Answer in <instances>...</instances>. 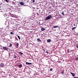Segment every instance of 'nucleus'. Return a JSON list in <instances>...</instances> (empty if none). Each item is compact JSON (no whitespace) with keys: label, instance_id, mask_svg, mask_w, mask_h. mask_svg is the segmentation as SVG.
Masks as SVG:
<instances>
[{"label":"nucleus","instance_id":"4468645a","mask_svg":"<svg viewBox=\"0 0 78 78\" xmlns=\"http://www.w3.org/2000/svg\"><path fill=\"white\" fill-rule=\"evenodd\" d=\"M75 28H76V27H73L72 28V30H74V29H75Z\"/></svg>","mask_w":78,"mask_h":78},{"label":"nucleus","instance_id":"a878e982","mask_svg":"<svg viewBox=\"0 0 78 78\" xmlns=\"http://www.w3.org/2000/svg\"><path fill=\"white\" fill-rule=\"evenodd\" d=\"M67 51H68V52H69V50H68Z\"/></svg>","mask_w":78,"mask_h":78},{"label":"nucleus","instance_id":"1a4fd4ad","mask_svg":"<svg viewBox=\"0 0 78 78\" xmlns=\"http://www.w3.org/2000/svg\"><path fill=\"white\" fill-rule=\"evenodd\" d=\"M37 41H38V42H41V40L39 38L37 39Z\"/></svg>","mask_w":78,"mask_h":78},{"label":"nucleus","instance_id":"473e14b6","mask_svg":"<svg viewBox=\"0 0 78 78\" xmlns=\"http://www.w3.org/2000/svg\"><path fill=\"white\" fill-rule=\"evenodd\" d=\"M77 34L78 35V34Z\"/></svg>","mask_w":78,"mask_h":78},{"label":"nucleus","instance_id":"b1692460","mask_svg":"<svg viewBox=\"0 0 78 78\" xmlns=\"http://www.w3.org/2000/svg\"><path fill=\"white\" fill-rule=\"evenodd\" d=\"M61 73H62V74L64 73V72L62 71V72H61Z\"/></svg>","mask_w":78,"mask_h":78},{"label":"nucleus","instance_id":"aec40b11","mask_svg":"<svg viewBox=\"0 0 78 78\" xmlns=\"http://www.w3.org/2000/svg\"><path fill=\"white\" fill-rule=\"evenodd\" d=\"M52 70H53V69L51 68V69H50V71H51Z\"/></svg>","mask_w":78,"mask_h":78},{"label":"nucleus","instance_id":"20e7f679","mask_svg":"<svg viewBox=\"0 0 78 78\" xmlns=\"http://www.w3.org/2000/svg\"><path fill=\"white\" fill-rule=\"evenodd\" d=\"M0 66H1V67H4V64L2 63L1 64Z\"/></svg>","mask_w":78,"mask_h":78},{"label":"nucleus","instance_id":"39448f33","mask_svg":"<svg viewBox=\"0 0 78 78\" xmlns=\"http://www.w3.org/2000/svg\"><path fill=\"white\" fill-rule=\"evenodd\" d=\"M20 5H24L23 2H20Z\"/></svg>","mask_w":78,"mask_h":78},{"label":"nucleus","instance_id":"7ed1b4c3","mask_svg":"<svg viewBox=\"0 0 78 78\" xmlns=\"http://www.w3.org/2000/svg\"><path fill=\"white\" fill-rule=\"evenodd\" d=\"M70 74L72 75V76H73L74 77V76H75V74L74 73H73L71 72L70 73Z\"/></svg>","mask_w":78,"mask_h":78},{"label":"nucleus","instance_id":"f8f14e48","mask_svg":"<svg viewBox=\"0 0 78 78\" xmlns=\"http://www.w3.org/2000/svg\"><path fill=\"white\" fill-rule=\"evenodd\" d=\"M19 54H20V55H23V53L21 52H19Z\"/></svg>","mask_w":78,"mask_h":78},{"label":"nucleus","instance_id":"7c9ffc66","mask_svg":"<svg viewBox=\"0 0 78 78\" xmlns=\"http://www.w3.org/2000/svg\"><path fill=\"white\" fill-rule=\"evenodd\" d=\"M77 21L78 22V20H77Z\"/></svg>","mask_w":78,"mask_h":78},{"label":"nucleus","instance_id":"dca6fc26","mask_svg":"<svg viewBox=\"0 0 78 78\" xmlns=\"http://www.w3.org/2000/svg\"><path fill=\"white\" fill-rule=\"evenodd\" d=\"M9 47H12V44L10 43V45L9 46Z\"/></svg>","mask_w":78,"mask_h":78},{"label":"nucleus","instance_id":"cd10ccee","mask_svg":"<svg viewBox=\"0 0 78 78\" xmlns=\"http://www.w3.org/2000/svg\"><path fill=\"white\" fill-rule=\"evenodd\" d=\"M46 53H48V51H46Z\"/></svg>","mask_w":78,"mask_h":78},{"label":"nucleus","instance_id":"4be33fe9","mask_svg":"<svg viewBox=\"0 0 78 78\" xmlns=\"http://www.w3.org/2000/svg\"><path fill=\"white\" fill-rule=\"evenodd\" d=\"M26 64L27 65H28V62H26Z\"/></svg>","mask_w":78,"mask_h":78},{"label":"nucleus","instance_id":"412c9836","mask_svg":"<svg viewBox=\"0 0 78 78\" xmlns=\"http://www.w3.org/2000/svg\"><path fill=\"white\" fill-rule=\"evenodd\" d=\"M76 60H78V58H75Z\"/></svg>","mask_w":78,"mask_h":78},{"label":"nucleus","instance_id":"0eeeda50","mask_svg":"<svg viewBox=\"0 0 78 78\" xmlns=\"http://www.w3.org/2000/svg\"><path fill=\"white\" fill-rule=\"evenodd\" d=\"M5 0V1L6 2H7V3H9V2H10V1H9V0Z\"/></svg>","mask_w":78,"mask_h":78},{"label":"nucleus","instance_id":"6ab92c4d","mask_svg":"<svg viewBox=\"0 0 78 78\" xmlns=\"http://www.w3.org/2000/svg\"><path fill=\"white\" fill-rule=\"evenodd\" d=\"M11 34H14V33H13L12 32H10Z\"/></svg>","mask_w":78,"mask_h":78},{"label":"nucleus","instance_id":"ddd939ff","mask_svg":"<svg viewBox=\"0 0 78 78\" xmlns=\"http://www.w3.org/2000/svg\"><path fill=\"white\" fill-rule=\"evenodd\" d=\"M18 66H19V67H22V65H18Z\"/></svg>","mask_w":78,"mask_h":78},{"label":"nucleus","instance_id":"f03ea898","mask_svg":"<svg viewBox=\"0 0 78 78\" xmlns=\"http://www.w3.org/2000/svg\"><path fill=\"white\" fill-rule=\"evenodd\" d=\"M3 49L4 50H6L7 51L8 50V48L6 47H3Z\"/></svg>","mask_w":78,"mask_h":78},{"label":"nucleus","instance_id":"a211bd4d","mask_svg":"<svg viewBox=\"0 0 78 78\" xmlns=\"http://www.w3.org/2000/svg\"><path fill=\"white\" fill-rule=\"evenodd\" d=\"M32 64V63H29L28 62V65H31Z\"/></svg>","mask_w":78,"mask_h":78},{"label":"nucleus","instance_id":"5701e85b","mask_svg":"<svg viewBox=\"0 0 78 78\" xmlns=\"http://www.w3.org/2000/svg\"><path fill=\"white\" fill-rule=\"evenodd\" d=\"M35 2V0H33V1H32V2Z\"/></svg>","mask_w":78,"mask_h":78},{"label":"nucleus","instance_id":"f257e3e1","mask_svg":"<svg viewBox=\"0 0 78 78\" xmlns=\"http://www.w3.org/2000/svg\"><path fill=\"white\" fill-rule=\"evenodd\" d=\"M51 17V15H49V16H47L46 19H45V20H49V19H50Z\"/></svg>","mask_w":78,"mask_h":78},{"label":"nucleus","instance_id":"9b49d317","mask_svg":"<svg viewBox=\"0 0 78 78\" xmlns=\"http://www.w3.org/2000/svg\"><path fill=\"white\" fill-rule=\"evenodd\" d=\"M16 44L17 46V47H19V43H18L16 42Z\"/></svg>","mask_w":78,"mask_h":78},{"label":"nucleus","instance_id":"2eb2a0df","mask_svg":"<svg viewBox=\"0 0 78 78\" xmlns=\"http://www.w3.org/2000/svg\"><path fill=\"white\" fill-rule=\"evenodd\" d=\"M17 37L19 40L20 39V36H19V35H17Z\"/></svg>","mask_w":78,"mask_h":78},{"label":"nucleus","instance_id":"6e6552de","mask_svg":"<svg viewBox=\"0 0 78 78\" xmlns=\"http://www.w3.org/2000/svg\"><path fill=\"white\" fill-rule=\"evenodd\" d=\"M53 28H58V26H54L53 27Z\"/></svg>","mask_w":78,"mask_h":78},{"label":"nucleus","instance_id":"72a5a7b5","mask_svg":"<svg viewBox=\"0 0 78 78\" xmlns=\"http://www.w3.org/2000/svg\"><path fill=\"white\" fill-rule=\"evenodd\" d=\"M77 34L78 35V34Z\"/></svg>","mask_w":78,"mask_h":78},{"label":"nucleus","instance_id":"423d86ee","mask_svg":"<svg viewBox=\"0 0 78 78\" xmlns=\"http://www.w3.org/2000/svg\"><path fill=\"white\" fill-rule=\"evenodd\" d=\"M51 42V40L50 39H49L47 40V42Z\"/></svg>","mask_w":78,"mask_h":78},{"label":"nucleus","instance_id":"f3484780","mask_svg":"<svg viewBox=\"0 0 78 78\" xmlns=\"http://www.w3.org/2000/svg\"><path fill=\"white\" fill-rule=\"evenodd\" d=\"M64 12L63 11L62 12V15H65L64 13Z\"/></svg>","mask_w":78,"mask_h":78},{"label":"nucleus","instance_id":"bb28decb","mask_svg":"<svg viewBox=\"0 0 78 78\" xmlns=\"http://www.w3.org/2000/svg\"><path fill=\"white\" fill-rule=\"evenodd\" d=\"M76 47H77V48H78V46H76Z\"/></svg>","mask_w":78,"mask_h":78},{"label":"nucleus","instance_id":"9d476101","mask_svg":"<svg viewBox=\"0 0 78 78\" xmlns=\"http://www.w3.org/2000/svg\"><path fill=\"white\" fill-rule=\"evenodd\" d=\"M41 31H44L45 30V28H42L41 29Z\"/></svg>","mask_w":78,"mask_h":78},{"label":"nucleus","instance_id":"c85d7f7f","mask_svg":"<svg viewBox=\"0 0 78 78\" xmlns=\"http://www.w3.org/2000/svg\"><path fill=\"white\" fill-rule=\"evenodd\" d=\"M15 58H16V56L15 57Z\"/></svg>","mask_w":78,"mask_h":78},{"label":"nucleus","instance_id":"2f4dec72","mask_svg":"<svg viewBox=\"0 0 78 78\" xmlns=\"http://www.w3.org/2000/svg\"><path fill=\"white\" fill-rule=\"evenodd\" d=\"M77 34L78 35V34Z\"/></svg>","mask_w":78,"mask_h":78},{"label":"nucleus","instance_id":"c756f323","mask_svg":"<svg viewBox=\"0 0 78 78\" xmlns=\"http://www.w3.org/2000/svg\"><path fill=\"white\" fill-rule=\"evenodd\" d=\"M74 26H75V24H74Z\"/></svg>","mask_w":78,"mask_h":78},{"label":"nucleus","instance_id":"393cba45","mask_svg":"<svg viewBox=\"0 0 78 78\" xmlns=\"http://www.w3.org/2000/svg\"><path fill=\"white\" fill-rule=\"evenodd\" d=\"M74 78H78V77H74Z\"/></svg>","mask_w":78,"mask_h":78}]
</instances>
